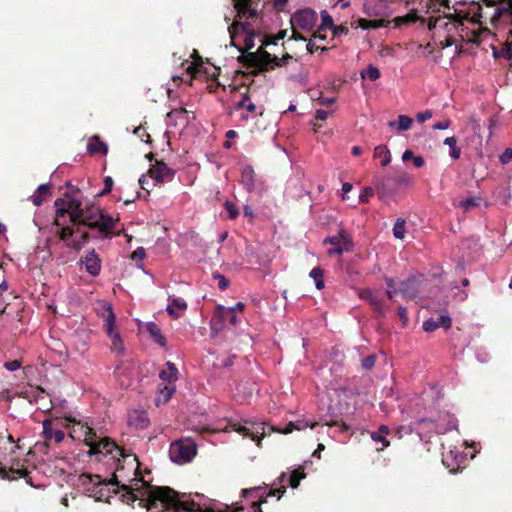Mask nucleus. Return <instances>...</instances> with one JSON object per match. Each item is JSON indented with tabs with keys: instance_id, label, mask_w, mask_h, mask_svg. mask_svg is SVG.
Segmentation results:
<instances>
[{
	"instance_id": "ddd939ff",
	"label": "nucleus",
	"mask_w": 512,
	"mask_h": 512,
	"mask_svg": "<svg viewBox=\"0 0 512 512\" xmlns=\"http://www.w3.org/2000/svg\"><path fill=\"white\" fill-rule=\"evenodd\" d=\"M260 0H233L234 7L240 19L256 18L258 15L257 6Z\"/></svg>"
},
{
	"instance_id": "9b49d317",
	"label": "nucleus",
	"mask_w": 512,
	"mask_h": 512,
	"mask_svg": "<svg viewBox=\"0 0 512 512\" xmlns=\"http://www.w3.org/2000/svg\"><path fill=\"white\" fill-rule=\"evenodd\" d=\"M487 7H495L491 16L492 22H505L512 24V0H482Z\"/></svg>"
},
{
	"instance_id": "de8ad7c7",
	"label": "nucleus",
	"mask_w": 512,
	"mask_h": 512,
	"mask_svg": "<svg viewBox=\"0 0 512 512\" xmlns=\"http://www.w3.org/2000/svg\"><path fill=\"white\" fill-rule=\"evenodd\" d=\"M124 469L123 466L120 465V463L117 465V468L115 470V472L112 474V477L111 479L107 482V484H110V485H114V486H117L119 489H121V485L120 484V481L118 480L119 476H120V472Z\"/></svg>"
},
{
	"instance_id": "79ce46f5",
	"label": "nucleus",
	"mask_w": 512,
	"mask_h": 512,
	"mask_svg": "<svg viewBox=\"0 0 512 512\" xmlns=\"http://www.w3.org/2000/svg\"><path fill=\"white\" fill-rule=\"evenodd\" d=\"M56 216L62 217L68 212L67 201L61 198L55 200Z\"/></svg>"
},
{
	"instance_id": "680f3d73",
	"label": "nucleus",
	"mask_w": 512,
	"mask_h": 512,
	"mask_svg": "<svg viewBox=\"0 0 512 512\" xmlns=\"http://www.w3.org/2000/svg\"><path fill=\"white\" fill-rule=\"evenodd\" d=\"M306 48L308 50L309 53L313 54L315 53L316 51L318 50H321L322 52L323 51H327L328 48L327 47H320V46H317L312 40H310L307 45H306Z\"/></svg>"
},
{
	"instance_id": "72a5a7b5",
	"label": "nucleus",
	"mask_w": 512,
	"mask_h": 512,
	"mask_svg": "<svg viewBox=\"0 0 512 512\" xmlns=\"http://www.w3.org/2000/svg\"><path fill=\"white\" fill-rule=\"evenodd\" d=\"M444 144L450 147L449 155L452 159L457 160L461 156V149L457 146V139L454 136L447 137Z\"/></svg>"
},
{
	"instance_id": "13d9d810",
	"label": "nucleus",
	"mask_w": 512,
	"mask_h": 512,
	"mask_svg": "<svg viewBox=\"0 0 512 512\" xmlns=\"http://www.w3.org/2000/svg\"><path fill=\"white\" fill-rule=\"evenodd\" d=\"M397 314H398L399 319L402 321L403 325L405 326L409 320L407 309L403 306H399L397 309Z\"/></svg>"
},
{
	"instance_id": "393cba45",
	"label": "nucleus",
	"mask_w": 512,
	"mask_h": 512,
	"mask_svg": "<svg viewBox=\"0 0 512 512\" xmlns=\"http://www.w3.org/2000/svg\"><path fill=\"white\" fill-rule=\"evenodd\" d=\"M166 367H167V369L162 370L160 372L159 376L163 381H166L171 384L177 380L178 370H177L176 366L174 365V363H172L170 361H168L166 363Z\"/></svg>"
},
{
	"instance_id": "0eeeda50",
	"label": "nucleus",
	"mask_w": 512,
	"mask_h": 512,
	"mask_svg": "<svg viewBox=\"0 0 512 512\" xmlns=\"http://www.w3.org/2000/svg\"><path fill=\"white\" fill-rule=\"evenodd\" d=\"M197 447L190 440H176L171 443L169 456L174 463H185L191 461L196 455Z\"/></svg>"
},
{
	"instance_id": "7c9ffc66",
	"label": "nucleus",
	"mask_w": 512,
	"mask_h": 512,
	"mask_svg": "<svg viewBox=\"0 0 512 512\" xmlns=\"http://www.w3.org/2000/svg\"><path fill=\"white\" fill-rule=\"evenodd\" d=\"M319 423L318 422H308V421H296L290 422L287 424L283 432L285 434L291 433L294 430H302L306 427L315 428Z\"/></svg>"
},
{
	"instance_id": "e433bc0d",
	"label": "nucleus",
	"mask_w": 512,
	"mask_h": 512,
	"mask_svg": "<svg viewBox=\"0 0 512 512\" xmlns=\"http://www.w3.org/2000/svg\"><path fill=\"white\" fill-rule=\"evenodd\" d=\"M306 477L303 468L295 469L291 472L289 477V485L295 489L300 485V481Z\"/></svg>"
},
{
	"instance_id": "f3484780",
	"label": "nucleus",
	"mask_w": 512,
	"mask_h": 512,
	"mask_svg": "<svg viewBox=\"0 0 512 512\" xmlns=\"http://www.w3.org/2000/svg\"><path fill=\"white\" fill-rule=\"evenodd\" d=\"M43 434L45 439L54 440L56 443H60L64 439V432L61 429H54L51 420L43 421Z\"/></svg>"
},
{
	"instance_id": "3c124183",
	"label": "nucleus",
	"mask_w": 512,
	"mask_h": 512,
	"mask_svg": "<svg viewBox=\"0 0 512 512\" xmlns=\"http://www.w3.org/2000/svg\"><path fill=\"white\" fill-rule=\"evenodd\" d=\"M104 188L102 191L98 194V196H105L109 194L113 188V179L110 176H106L103 180Z\"/></svg>"
},
{
	"instance_id": "dca6fc26",
	"label": "nucleus",
	"mask_w": 512,
	"mask_h": 512,
	"mask_svg": "<svg viewBox=\"0 0 512 512\" xmlns=\"http://www.w3.org/2000/svg\"><path fill=\"white\" fill-rule=\"evenodd\" d=\"M397 292L401 294L404 300H412L417 296L416 282L414 279L400 281L398 283Z\"/></svg>"
},
{
	"instance_id": "4d7b16f0",
	"label": "nucleus",
	"mask_w": 512,
	"mask_h": 512,
	"mask_svg": "<svg viewBox=\"0 0 512 512\" xmlns=\"http://www.w3.org/2000/svg\"><path fill=\"white\" fill-rule=\"evenodd\" d=\"M433 116V113L431 110H426L424 112H418L416 115V119L419 123H424L427 120L431 119Z\"/></svg>"
},
{
	"instance_id": "5701e85b",
	"label": "nucleus",
	"mask_w": 512,
	"mask_h": 512,
	"mask_svg": "<svg viewBox=\"0 0 512 512\" xmlns=\"http://www.w3.org/2000/svg\"><path fill=\"white\" fill-rule=\"evenodd\" d=\"M416 21H421L422 23H424L426 21L424 18H421L418 16L416 10H412L408 14H406L404 16L396 17L393 20L395 27H400L404 24L414 23Z\"/></svg>"
},
{
	"instance_id": "052dcab7",
	"label": "nucleus",
	"mask_w": 512,
	"mask_h": 512,
	"mask_svg": "<svg viewBox=\"0 0 512 512\" xmlns=\"http://www.w3.org/2000/svg\"><path fill=\"white\" fill-rule=\"evenodd\" d=\"M146 257V251L143 247H138L131 255L132 260H143Z\"/></svg>"
},
{
	"instance_id": "f8f14e48",
	"label": "nucleus",
	"mask_w": 512,
	"mask_h": 512,
	"mask_svg": "<svg viewBox=\"0 0 512 512\" xmlns=\"http://www.w3.org/2000/svg\"><path fill=\"white\" fill-rule=\"evenodd\" d=\"M149 178L160 185L172 181L175 170L168 167L163 161H157L148 171Z\"/></svg>"
},
{
	"instance_id": "bb28decb",
	"label": "nucleus",
	"mask_w": 512,
	"mask_h": 512,
	"mask_svg": "<svg viewBox=\"0 0 512 512\" xmlns=\"http://www.w3.org/2000/svg\"><path fill=\"white\" fill-rule=\"evenodd\" d=\"M233 429L242 434L244 437H249L251 438L253 441H256L257 442V446H260L261 444V440L262 438L264 437V433L262 432L261 433V436H258L257 433H254L251 429L247 428L246 426H242L240 424H234L233 425Z\"/></svg>"
},
{
	"instance_id": "5fc2aeb1",
	"label": "nucleus",
	"mask_w": 512,
	"mask_h": 512,
	"mask_svg": "<svg viewBox=\"0 0 512 512\" xmlns=\"http://www.w3.org/2000/svg\"><path fill=\"white\" fill-rule=\"evenodd\" d=\"M214 278L218 280V287L220 290L224 291L228 288L229 280L224 275L217 273L214 275Z\"/></svg>"
},
{
	"instance_id": "69168bd1",
	"label": "nucleus",
	"mask_w": 512,
	"mask_h": 512,
	"mask_svg": "<svg viewBox=\"0 0 512 512\" xmlns=\"http://www.w3.org/2000/svg\"><path fill=\"white\" fill-rule=\"evenodd\" d=\"M451 126V121L449 119H445L443 121H439L433 125L434 130H445Z\"/></svg>"
},
{
	"instance_id": "aec40b11",
	"label": "nucleus",
	"mask_w": 512,
	"mask_h": 512,
	"mask_svg": "<svg viewBox=\"0 0 512 512\" xmlns=\"http://www.w3.org/2000/svg\"><path fill=\"white\" fill-rule=\"evenodd\" d=\"M67 208H68V212L67 213L69 214L70 222L72 224L79 223L80 214L84 210L82 208L81 201L78 200V199L72 198V199L67 201Z\"/></svg>"
},
{
	"instance_id": "603ef678",
	"label": "nucleus",
	"mask_w": 512,
	"mask_h": 512,
	"mask_svg": "<svg viewBox=\"0 0 512 512\" xmlns=\"http://www.w3.org/2000/svg\"><path fill=\"white\" fill-rule=\"evenodd\" d=\"M225 209H226L230 219H236L238 217L239 211L233 203L227 201L225 203Z\"/></svg>"
},
{
	"instance_id": "6ab92c4d",
	"label": "nucleus",
	"mask_w": 512,
	"mask_h": 512,
	"mask_svg": "<svg viewBox=\"0 0 512 512\" xmlns=\"http://www.w3.org/2000/svg\"><path fill=\"white\" fill-rule=\"evenodd\" d=\"M87 151L90 155H106L108 152V146L105 142L101 141L98 135H94L90 138V141L87 145Z\"/></svg>"
},
{
	"instance_id": "2eb2a0df",
	"label": "nucleus",
	"mask_w": 512,
	"mask_h": 512,
	"mask_svg": "<svg viewBox=\"0 0 512 512\" xmlns=\"http://www.w3.org/2000/svg\"><path fill=\"white\" fill-rule=\"evenodd\" d=\"M128 423L137 429H145L150 424V420L145 410L136 409L129 412Z\"/></svg>"
},
{
	"instance_id": "58836bf2",
	"label": "nucleus",
	"mask_w": 512,
	"mask_h": 512,
	"mask_svg": "<svg viewBox=\"0 0 512 512\" xmlns=\"http://www.w3.org/2000/svg\"><path fill=\"white\" fill-rule=\"evenodd\" d=\"M310 277L315 280L316 288L321 290L324 288L323 270L320 267H315L310 271Z\"/></svg>"
},
{
	"instance_id": "cd10ccee",
	"label": "nucleus",
	"mask_w": 512,
	"mask_h": 512,
	"mask_svg": "<svg viewBox=\"0 0 512 512\" xmlns=\"http://www.w3.org/2000/svg\"><path fill=\"white\" fill-rule=\"evenodd\" d=\"M374 158L381 159V165L386 167L391 162V154L386 145H378L374 149Z\"/></svg>"
},
{
	"instance_id": "a18cd8bd",
	"label": "nucleus",
	"mask_w": 512,
	"mask_h": 512,
	"mask_svg": "<svg viewBox=\"0 0 512 512\" xmlns=\"http://www.w3.org/2000/svg\"><path fill=\"white\" fill-rule=\"evenodd\" d=\"M377 356L376 354H371L362 359L361 366L365 370H371L376 363Z\"/></svg>"
},
{
	"instance_id": "a19ab883",
	"label": "nucleus",
	"mask_w": 512,
	"mask_h": 512,
	"mask_svg": "<svg viewBox=\"0 0 512 512\" xmlns=\"http://www.w3.org/2000/svg\"><path fill=\"white\" fill-rule=\"evenodd\" d=\"M247 29H248V24H243V23H239V22H234L229 26L228 30H229L231 42L233 45H234L233 41H234L235 35L240 31H247Z\"/></svg>"
},
{
	"instance_id": "bf43d9fd",
	"label": "nucleus",
	"mask_w": 512,
	"mask_h": 512,
	"mask_svg": "<svg viewBox=\"0 0 512 512\" xmlns=\"http://www.w3.org/2000/svg\"><path fill=\"white\" fill-rule=\"evenodd\" d=\"M512 161V149L508 148L506 149L501 155H500V162L502 164H508Z\"/></svg>"
},
{
	"instance_id": "f704fd0d",
	"label": "nucleus",
	"mask_w": 512,
	"mask_h": 512,
	"mask_svg": "<svg viewBox=\"0 0 512 512\" xmlns=\"http://www.w3.org/2000/svg\"><path fill=\"white\" fill-rule=\"evenodd\" d=\"M236 109H245L250 113L256 112V105L251 101L250 96L248 95V92H246L241 100L236 104Z\"/></svg>"
},
{
	"instance_id": "7ed1b4c3",
	"label": "nucleus",
	"mask_w": 512,
	"mask_h": 512,
	"mask_svg": "<svg viewBox=\"0 0 512 512\" xmlns=\"http://www.w3.org/2000/svg\"><path fill=\"white\" fill-rule=\"evenodd\" d=\"M118 219H114L108 214H103L98 207H86L79 217V223L76 226V232H80V226H87L90 229H97L103 238H109L114 233V228Z\"/></svg>"
},
{
	"instance_id": "1a4fd4ad",
	"label": "nucleus",
	"mask_w": 512,
	"mask_h": 512,
	"mask_svg": "<svg viewBox=\"0 0 512 512\" xmlns=\"http://www.w3.org/2000/svg\"><path fill=\"white\" fill-rule=\"evenodd\" d=\"M318 20L317 13L310 9L305 8L296 11L291 17L292 27L300 28L305 32H311L314 30Z\"/></svg>"
},
{
	"instance_id": "4be33fe9",
	"label": "nucleus",
	"mask_w": 512,
	"mask_h": 512,
	"mask_svg": "<svg viewBox=\"0 0 512 512\" xmlns=\"http://www.w3.org/2000/svg\"><path fill=\"white\" fill-rule=\"evenodd\" d=\"M146 329L155 343L159 344L162 347H164L166 345V338L161 333V329L159 328V326L156 323H154V322L147 323Z\"/></svg>"
},
{
	"instance_id": "0e129e2a",
	"label": "nucleus",
	"mask_w": 512,
	"mask_h": 512,
	"mask_svg": "<svg viewBox=\"0 0 512 512\" xmlns=\"http://www.w3.org/2000/svg\"><path fill=\"white\" fill-rule=\"evenodd\" d=\"M134 133L142 138L143 141L149 142L150 141V135L146 132V130L139 126L134 130Z\"/></svg>"
},
{
	"instance_id": "6e6552de",
	"label": "nucleus",
	"mask_w": 512,
	"mask_h": 512,
	"mask_svg": "<svg viewBox=\"0 0 512 512\" xmlns=\"http://www.w3.org/2000/svg\"><path fill=\"white\" fill-rule=\"evenodd\" d=\"M325 245L330 244L333 247L327 250L328 256L339 255L352 250L353 242L344 230H340L335 236L326 237L323 241Z\"/></svg>"
},
{
	"instance_id": "4c0bfd02",
	"label": "nucleus",
	"mask_w": 512,
	"mask_h": 512,
	"mask_svg": "<svg viewBox=\"0 0 512 512\" xmlns=\"http://www.w3.org/2000/svg\"><path fill=\"white\" fill-rule=\"evenodd\" d=\"M405 232V220L403 218H398L393 227V235L397 239H403Z\"/></svg>"
},
{
	"instance_id": "39448f33",
	"label": "nucleus",
	"mask_w": 512,
	"mask_h": 512,
	"mask_svg": "<svg viewBox=\"0 0 512 512\" xmlns=\"http://www.w3.org/2000/svg\"><path fill=\"white\" fill-rule=\"evenodd\" d=\"M472 6L476 9L472 18H469L468 14H463L461 11L456 9L454 13L439 15L438 19H443V22L438 25V28L450 32L452 29H455L457 25H463L464 20H470L474 24L480 23V19L482 18V7L477 2H473Z\"/></svg>"
},
{
	"instance_id": "a878e982",
	"label": "nucleus",
	"mask_w": 512,
	"mask_h": 512,
	"mask_svg": "<svg viewBox=\"0 0 512 512\" xmlns=\"http://www.w3.org/2000/svg\"><path fill=\"white\" fill-rule=\"evenodd\" d=\"M286 478V474L282 473L276 481H274L272 488L270 489L268 496H278V499L286 492V487L283 484Z\"/></svg>"
},
{
	"instance_id": "e2e57ef3",
	"label": "nucleus",
	"mask_w": 512,
	"mask_h": 512,
	"mask_svg": "<svg viewBox=\"0 0 512 512\" xmlns=\"http://www.w3.org/2000/svg\"><path fill=\"white\" fill-rule=\"evenodd\" d=\"M4 367L8 371H16L17 369H19L21 367V362L18 360L7 361L4 363Z\"/></svg>"
},
{
	"instance_id": "473e14b6",
	"label": "nucleus",
	"mask_w": 512,
	"mask_h": 512,
	"mask_svg": "<svg viewBox=\"0 0 512 512\" xmlns=\"http://www.w3.org/2000/svg\"><path fill=\"white\" fill-rule=\"evenodd\" d=\"M482 199L480 197H469L464 200H461L457 207H460L464 210V212H468L475 207H479Z\"/></svg>"
},
{
	"instance_id": "37998d69",
	"label": "nucleus",
	"mask_w": 512,
	"mask_h": 512,
	"mask_svg": "<svg viewBox=\"0 0 512 512\" xmlns=\"http://www.w3.org/2000/svg\"><path fill=\"white\" fill-rule=\"evenodd\" d=\"M321 18H322V22H321V25H320V29L322 30H325V29H333L334 27V24H333V19L332 17L329 15V13L327 11H322L321 12Z\"/></svg>"
},
{
	"instance_id": "c85d7f7f",
	"label": "nucleus",
	"mask_w": 512,
	"mask_h": 512,
	"mask_svg": "<svg viewBox=\"0 0 512 512\" xmlns=\"http://www.w3.org/2000/svg\"><path fill=\"white\" fill-rule=\"evenodd\" d=\"M50 195V186L48 184H41L36 194L31 197L35 206H41L47 196Z\"/></svg>"
},
{
	"instance_id": "b1692460",
	"label": "nucleus",
	"mask_w": 512,
	"mask_h": 512,
	"mask_svg": "<svg viewBox=\"0 0 512 512\" xmlns=\"http://www.w3.org/2000/svg\"><path fill=\"white\" fill-rule=\"evenodd\" d=\"M229 315V310L227 307L222 305H218L215 309L213 318H212V326L219 325V328H222L223 323L227 321V317Z\"/></svg>"
},
{
	"instance_id": "c9c22d12",
	"label": "nucleus",
	"mask_w": 512,
	"mask_h": 512,
	"mask_svg": "<svg viewBox=\"0 0 512 512\" xmlns=\"http://www.w3.org/2000/svg\"><path fill=\"white\" fill-rule=\"evenodd\" d=\"M90 239V235L88 232H83L79 239H73L70 242L66 243V246L75 250H81L82 246L86 244Z\"/></svg>"
},
{
	"instance_id": "6e6d98bb",
	"label": "nucleus",
	"mask_w": 512,
	"mask_h": 512,
	"mask_svg": "<svg viewBox=\"0 0 512 512\" xmlns=\"http://www.w3.org/2000/svg\"><path fill=\"white\" fill-rule=\"evenodd\" d=\"M423 329L426 332H433L438 329V324L436 323L435 319L430 318L423 323Z\"/></svg>"
},
{
	"instance_id": "412c9836",
	"label": "nucleus",
	"mask_w": 512,
	"mask_h": 512,
	"mask_svg": "<svg viewBox=\"0 0 512 512\" xmlns=\"http://www.w3.org/2000/svg\"><path fill=\"white\" fill-rule=\"evenodd\" d=\"M255 172L251 166L242 169L241 184L248 192H252L255 187Z\"/></svg>"
},
{
	"instance_id": "8fccbe9b",
	"label": "nucleus",
	"mask_w": 512,
	"mask_h": 512,
	"mask_svg": "<svg viewBox=\"0 0 512 512\" xmlns=\"http://www.w3.org/2000/svg\"><path fill=\"white\" fill-rule=\"evenodd\" d=\"M436 323L439 327H443L445 329H448L451 327L452 321L451 318L448 315L441 314L435 319Z\"/></svg>"
},
{
	"instance_id": "774afa93",
	"label": "nucleus",
	"mask_w": 512,
	"mask_h": 512,
	"mask_svg": "<svg viewBox=\"0 0 512 512\" xmlns=\"http://www.w3.org/2000/svg\"><path fill=\"white\" fill-rule=\"evenodd\" d=\"M441 22H443V19H438V16L437 17L431 16L428 21V29L434 30V29L438 28V25L441 24Z\"/></svg>"
},
{
	"instance_id": "338daca9",
	"label": "nucleus",
	"mask_w": 512,
	"mask_h": 512,
	"mask_svg": "<svg viewBox=\"0 0 512 512\" xmlns=\"http://www.w3.org/2000/svg\"><path fill=\"white\" fill-rule=\"evenodd\" d=\"M332 32H333V35L335 37L337 36H340V35H346L348 34L349 32V29L343 25H340V26H334L333 29H332Z\"/></svg>"
},
{
	"instance_id": "f257e3e1",
	"label": "nucleus",
	"mask_w": 512,
	"mask_h": 512,
	"mask_svg": "<svg viewBox=\"0 0 512 512\" xmlns=\"http://www.w3.org/2000/svg\"><path fill=\"white\" fill-rule=\"evenodd\" d=\"M121 490L124 491L121 495L123 502L130 505L140 500V505L149 512H194L199 509L194 502L182 499L179 492L168 486L154 487L142 481V485L135 488L122 484Z\"/></svg>"
},
{
	"instance_id": "4468645a",
	"label": "nucleus",
	"mask_w": 512,
	"mask_h": 512,
	"mask_svg": "<svg viewBox=\"0 0 512 512\" xmlns=\"http://www.w3.org/2000/svg\"><path fill=\"white\" fill-rule=\"evenodd\" d=\"M81 263L84 264L86 271L90 275H99L101 271V260L94 249L89 250L85 256L81 258Z\"/></svg>"
},
{
	"instance_id": "c03bdc74",
	"label": "nucleus",
	"mask_w": 512,
	"mask_h": 512,
	"mask_svg": "<svg viewBox=\"0 0 512 512\" xmlns=\"http://www.w3.org/2000/svg\"><path fill=\"white\" fill-rule=\"evenodd\" d=\"M371 439L375 442H380L382 444V447L378 448L377 450H384L390 445V442L387 440L386 436L382 435L381 433L372 432Z\"/></svg>"
},
{
	"instance_id": "ea45409f",
	"label": "nucleus",
	"mask_w": 512,
	"mask_h": 512,
	"mask_svg": "<svg viewBox=\"0 0 512 512\" xmlns=\"http://www.w3.org/2000/svg\"><path fill=\"white\" fill-rule=\"evenodd\" d=\"M363 79L368 78L371 81H376L380 78V71L377 67L369 65L364 71L361 72Z\"/></svg>"
},
{
	"instance_id": "2f4dec72",
	"label": "nucleus",
	"mask_w": 512,
	"mask_h": 512,
	"mask_svg": "<svg viewBox=\"0 0 512 512\" xmlns=\"http://www.w3.org/2000/svg\"><path fill=\"white\" fill-rule=\"evenodd\" d=\"M412 124H413V119L406 115H399L397 122H395V121L389 122L390 127H394L397 125L398 131H407L411 128Z\"/></svg>"
},
{
	"instance_id": "20e7f679",
	"label": "nucleus",
	"mask_w": 512,
	"mask_h": 512,
	"mask_svg": "<svg viewBox=\"0 0 512 512\" xmlns=\"http://www.w3.org/2000/svg\"><path fill=\"white\" fill-rule=\"evenodd\" d=\"M81 434L84 435V444L90 448L89 454H112L113 451H116L117 454L125 459L128 455L125 454V450L119 447L116 442L108 437H104L98 440L97 434L94 429L87 424H80Z\"/></svg>"
},
{
	"instance_id": "423d86ee",
	"label": "nucleus",
	"mask_w": 512,
	"mask_h": 512,
	"mask_svg": "<svg viewBox=\"0 0 512 512\" xmlns=\"http://www.w3.org/2000/svg\"><path fill=\"white\" fill-rule=\"evenodd\" d=\"M101 317L104 319V327L107 335L111 340V348L120 354L124 352V344L119 332L115 329V315L110 304L102 305Z\"/></svg>"
},
{
	"instance_id": "c756f323",
	"label": "nucleus",
	"mask_w": 512,
	"mask_h": 512,
	"mask_svg": "<svg viewBox=\"0 0 512 512\" xmlns=\"http://www.w3.org/2000/svg\"><path fill=\"white\" fill-rule=\"evenodd\" d=\"M388 22H386L383 19H375V20H368L364 18H359L357 20L358 27L362 29H377L380 27H384L387 25Z\"/></svg>"
},
{
	"instance_id": "9d476101",
	"label": "nucleus",
	"mask_w": 512,
	"mask_h": 512,
	"mask_svg": "<svg viewBox=\"0 0 512 512\" xmlns=\"http://www.w3.org/2000/svg\"><path fill=\"white\" fill-rule=\"evenodd\" d=\"M357 294L360 299L367 301L378 318H383L386 315L388 306L380 297V292L370 288L357 289Z\"/></svg>"
},
{
	"instance_id": "09e8293b",
	"label": "nucleus",
	"mask_w": 512,
	"mask_h": 512,
	"mask_svg": "<svg viewBox=\"0 0 512 512\" xmlns=\"http://www.w3.org/2000/svg\"><path fill=\"white\" fill-rule=\"evenodd\" d=\"M65 421L74 423V425L72 427V431L70 432L71 438L75 439L76 434H79V435H77V438H80V436H84L83 434H81L80 426H78V423L82 424L80 421L77 422L74 418H71V417L66 418Z\"/></svg>"
},
{
	"instance_id": "49530a36",
	"label": "nucleus",
	"mask_w": 512,
	"mask_h": 512,
	"mask_svg": "<svg viewBox=\"0 0 512 512\" xmlns=\"http://www.w3.org/2000/svg\"><path fill=\"white\" fill-rule=\"evenodd\" d=\"M75 231L76 230H74L73 228L66 226L60 229L58 235L62 241L67 242L73 236Z\"/></svg>"
},
{
	"instance_id": "a211bd4d",
	"label": "nucleus",
	"mask_w": 512,
	"mask_h": 512,
	"mask_svg": "<svg viewBox=\"0 0 512 512\" xmlns=\"http://www.w3.org/2000/svg\"><path fill=\"white\" fill-rule=\"evenodd\" d=\"M187 307L188 305L183 299L173 298L168 304L166 310L172 318L178 319L181 317L183 312L186 311Z\"/></svg>"
},
{
	"instance_id": "f03ea898",
	"label": "nucleus",
	"mask_w": 512,
	"mask_h": 512,
	"mask_svg": "<svg viewBox=\"0 0 512 512\" xmlns=\"http://www.w3.org/2000/svg\"><path fill=\"white\" fill-rule=\"evenodd\" d=\"M286 36V30L278 33L275 39L265 38L262 46L256 52H248L240 57V61L246 66L255 68L258 71H267L275 67H282L287 64L288 60L292 58L291 55L286 53L281 58L267 52L263 46L276 44L277 40H281Z\"/></svg>"
},
{
	"instance_id": "864d4df0",
	"label": "nucleus",
	"mask_w": 512,
	"mask_h": 512,
	"mask_svg": "<svg viewBox=\"0 0 512 512\" xmlns=\"http://www.w3.org/2000/svg\"><path fill=\"white\" fill-rule=\"evenodd\" d=\"M374 195V190L371 187H366L359 196L361 203H368L370 198Z\"/></svg>"
}]
</instances>
